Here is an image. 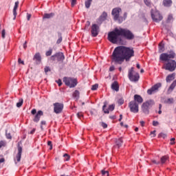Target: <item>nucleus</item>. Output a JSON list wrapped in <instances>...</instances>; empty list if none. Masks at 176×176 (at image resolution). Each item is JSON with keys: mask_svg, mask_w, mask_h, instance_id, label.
<instances>
[{"mask_svg": "<svg viewBox=\"0 0 176 176\" xmlns=\"http://www.w3.org/2000/svg\"><path fill=\"white\" fill-rule=\"evenodd\" d=\"M131 57H134V50L120 45L114 49L111 56V60L113 64L122 65L124 63V60L130 61Z\"/></svg>", "mask_w": 176, "mask_h": 176, "instance_id": "nucleus-1", "label": "nucleus"}, {"mask_svg": "<svg viewBox=\"0 0 176 176\" xmlns=\"http://www.w3.org/2000/svg\"><path fill=\"white\" fill-rule=\"evenodd\" d=\"M175 56L176 54L173 51L170 52L169 54L163 53L160 56L161 61H166L162 67L163 69L169 71V72H174V70L176 69V61L170 59L175 58Z\"/></svg>", "mask_w": 176, "mask_h": 176, "instance_id": "nucleus-2", "label": "nucleus"}, {"mask_svg": "<svg viewBox=\"0 0 176 176\" xmlns=\"http://www.w3.org/2000/svg\"><path fill=\"white\" fill-rule=\"evenodd\" d=\"M120 13H122V8L119 7L113 8L111 11L114 21H118L119 24H122V22L127 19V12H124L123 16H120Z\"/></svg>", "mask_w": 176, "mask_h": 176, "instance_id": "nucleus-3", "label": "nucleus"}, {"mask_svg": "<svg viewBox=\"0 0 176 176\" xmlns=\"http://www.w3.org/2000/svg\"><path fill=\"white\" fill-rule=\"evenodd\" d=\"M120 36H122L120 28H116L112 32H110L108 34L109 41L111 42V43L114 44L118 43V42H120V41H122Z\"/></svg>", "mask_w": 176, "mask_h": 176, "instance_id": "nucleus-4", "label": "nucleus"}, {"mask_svg": "<svg viewBox=\"0 0 176 176\" xmlns=\"http://www.w3.org/2000/svg\"><path fill=\"white\" fill-rule=\"evenodd\" d=\"M63 82L70 89L76 87L78 85V79L72 77H64Z\"/></svg>", "mask_w": 176, "mask_h": 176, "instance_id": "nucleus-5", "label": "nucleus"}, {"mask_svg": "<svg viewBox=\"0 0 176 176\" xmlns=\"http://www.w3.org/2000/svg\"><path fill=\"white\" fill-rule=\"evenodd\" d=\"M155 105L153 100H149L144 102L142 105V111L145 115H149V109Z\"/></svg>", "mask_w": 176, "mask_h": 176, "instance_id": "nucleus-6", "label": "nucleus"}, {"mask_svg": "<svg viewBox=\"0 0 176 176\" xmlns=\"http://www.w3.org/2000/svg\"><path fill=\"white\" fill-rule=\"evenodd\" d=\"M120 31L121 36H124V38L127 39V41H133V39H134V34H133L129 30L120 28Z\"/></svg>", "mask_w": 176, "mask_h": 176, "instance_id": "nucleus-7", "label": "nucleus"}, {"mask_svg": "<svg viewBox=\"0 0 176 176\" xmlns=\"http://www.w3.org/2000/svg\"><path fill=\"white\" fill-rule=\"evenodd\" d=\"M128 78L131 82H138L140 74L134 72V67H131L128 72Z\"/></svg>", "mask_w": 176, "mask_h": 176, "instance_id": "nucleus-8", "label": "nucleus"}, {"mask_svg": "<svg viewBox=\"0 0 176 176\" xmlns=\"http://www.w3.org/2000/svg\"><path fill=\"white\" fill-rule=\"evenodd\" d=\"M151 19L155 23H160L163 20V16L159 11L151 10Z\"/></svg>", "mask_w": 176, "mask_h": 176, "instance_id": "nucleus-9", "label": "nucleus"}, {"mask_svg": "<svg viewBox=\"0 0 176 176\" xmlns=\"http://www.w3.org/2000/svg\"><path fill=\"white\" fill-rule=\"evenodd\" d=\"M31 113L32 115H35L34 118L33 119V122H35V123H38V122L41 120V116H43V111L40 110L36 113V109H33L31 111Z\"/></svg>", "mask_w": 176, "mask_h": 176, "instance_id": "nucleus-10", "label": "nucleus"}, {"mask_svg": "<svg viewBox=\"0 0 176 176\" xmlns=\"http://www.w3.org/2000/svg\"><path fill=\"white\" fill-rule=\"evenodd\" d=\"M129 108L131 111V112H133V113H138L139 111V106L138 103H137L135 101H131L129 103Z\"/></svg>", "mask_w": 176, "mask_h": 176, "instance_id": "nucleus-11", "label": "nucleus"}, {"mask_svg": "<svg viewBox=\"0 0 176 176\" xmlns=\"http://www.w3.org/2000/svg\"><path fill=\"white\" fill-rule=\"evenodd\" d=\"M160 87H162V83L160 82L154 85L151 88L147 90V94L152 96V94L159 91V89H160Z\"/></svg>", "mask_w": 176, "mask_h": 176, "instance_id": "nucleus-12", "label": "nucleus"}, {"mask_svg": "<svg viewBox=\"0 0 176 176\" xmlns=\"http://www.w3.org/2000/svg\"><path fill=\"white\" fill-rule=\"evenodd\" d=\"M63 109H64V104L60 102L54 103V112L55 113H61Z\"/></svg>", "mask_w": 176, "mask_h": 176, "instance_id": "nucleus-13", "label": "nucleus"}, {"mask_svg": "<svg viewBox=\"0 0 176 176\" xmlns=\"http://www.w3.org/2000/svg\"><path fill=\"white\" fill-rule=\"evenodd\" d=\"M99 33H100V25L96 23L92 24L91 28V36H94V38H96V36H97Z\"/></svg>", "mask_w": 176, "mask_h": 176, "instance_id": "nucleus-14", "label": "nucleus"}, {"mask_svg": "<svg viewBox=\"0 0 176 176\" xmlns=\"http://www.w3.org/2000/svg\"><path fill=\"white\" fill-rule=\"evenodd\" d=\"M107 105H108V104L107 103V102H104L102 107V111H104V113H109V111H113V109H115V104H110L108 109H105Z\"/></svg>", "mask_w": 176, "mask_h": 176, "instance_id": "nucleus-15", "label": "nucleus"}, {"mask_svg": "<svg viewBox=\"0 0 176 176\" xmlns=\"http://www.w3.org/2000/svg\"><path fill=\"white\" fill-rule=\"evenodd\" d=\"M107 17H108V14L106 12H103L101 16L98 18L97 23L99 24V25H101V24H102V21H105V20H107Z\"/></svg>", "mask_w": 176, "mask_h": 176, "instance_id": "nucleus-16", "label": "nucleus"}, {"mask_svg": "<svg viewBox=\"0 0 176 176\" xmlns=\"http://www.w3.org/2000/svg\"><path fill=\"white\" fill-rule=\"evenodd\" d=\"M34 61H36V64H41L42 61V56H41V54L37 52L34 54L33 57Z\"/></svg>", "mask_w": 176, "mask_h": 176, "instance_id": "nucleus-17", "label": "nucleus"}, {"mask_svg": "<svg viewBox=\"0 0 176 176\" xmlns=\"http://www.w3.org/2000/svg\"><path fill=\"white\" fill-rule=\"evenodd\" d=\"M133 101H135V102H137V104H142V102H144V99L141 96L135 94L134 96V100Z\"/></svg>", "mask_w": 176, "mask_h": 176, "instance_id": "nucleus-18", "label": "nucleus"}, {"mask_svg": "<svg viewBox=\"0 0 176 176\" xmlns=\"http://www.w3.org/2000/svg\"><path fill=\"white\" fill-rule=\"evenodd\" d=\"M21 153H23V148L20 146H18V153L16 156V162H19L21 160Z\"/></svg>", "mask_w": 176, "mask_h": 176, "instance_id": "nucleus-19", "label": "nucleus"}, {"mask_svg": "<svg viewBox=\"0 0 176 176\" xmlns=\"http://www.w3.org/2000/svg\"><path fill=\"white\" fill-rule=\"evenodd\" d=\"M56 56V60L57 61H64L65 59V56H64V54L63 52H58L55 54Z\"/></svg>", "mask_w": 176, "mask_h": 176, "instance_id": "nucleus-20", "label": "nucleus"}, {"mask_svg": "<svg viewBox=\"0 0 176 176\" xmlns=\"http://www.w3.org/2000/svg\"><path fill=\"white\" fill-rule=\"evenodd\" d=\"M174 79H175V73L168 75L166 76V80L167 83H170L171 81L174 80Z\"/></svg>", "mask_w": 176, "mask_h": 176, "instance_id": "nucleus-21", "label": "nucleus"}, {"mask_svg": "<svg viewBox=\"0 0 176 176\" xmlns=\"http://www.w3.org/2000/svg\"><path fill=\"white\" fill-rule=\"evenodd\" d=\"M123 145V138H120L116 140V146L118 147V148H120Z\"/></svg>", "mask_w": 176, "mask_h": 176, "instance_id": "nucleus-22", "label": "nucleus"}, {"mask_svg": "<svg viewBox=\"0 0 176 176\" xmlns=\"http://www.w3.org/2000/svg\"><path fill=\"white\" fill-rule=\"evenodd\" d=\"M111 89L112 90H114L115 91H119V84H118V82H114L111 85Z\"/></svg>", "mask_w": 176, "mask_h": 176, "instance_id": "nucleus-23", "label": "nucleus"}, {"mask_svg": "<svg viewBox=\"0 0 176 176\" xmlns=\"http://www.w3.org/2000/svg\"><path fill=\"white\" fill-rule=\"evenodd\" d=\"M160 163L161 164H166V162H168V155H164L160 159Z\"/></svg>", "mask_w": 176, "mask_h": 176, "instance_id": "nucleus-24", "label": "nucleus"}, {"mask_svg": "<svg viewBox=\"0 0 176 176\" xmlns=\"http://www.w3.org/2000/svg\"><path fill=\"white\" fill-rule=\"evenodd\" d=\"M175 86H176V80H175L172 84L170 85V86L169 87L168 89V93H171V91H173L174 90V89H175Z\"/></svg>", "mask_w": 176, "mask_h": 176, "instance_id": "nucleus-25", "label": "nucleus"}, {"mask_svg": "<svg viewBox=\"0 0 176 176\" xmlns=\"http://www.w3.org/2000/svg\"><path fill=\"white\" fill-rule=\"evenodd\" d=\"M172 3H173V1H171V0H164L163 1V5H164V6H166V8L171 6Z\"/></svg>", "mask_w": 176, "mask_h": 176, "instance_id": "nucleus-26", "label": "nucleus"}, {"mask_svg": "<svg viewBox=\"0 0 176 176\" xmlns=\"http://www.w3.org/2000/svg\"><path fill=\"white\" fill-rule=\"evenodd\" d=\"M80 96V93L79 92L78 90H75L74 92L73 93V97L76 100H79Z\"/></svg>", "mask_w": 176, "mask_h": 176, "instance_id": "nucleus-27", "label": "nucleus"}, {"mask_svg": "<svg viewBox=\"0 0 176 176\" xmlns=\"http://www.w3.org/2000/svg\"><path fill=\"white\" fill-rule=\"evenodd\" d=\"M54 16V13L44 14L43 19H52Z\"/></svg>", "mask_w": 176, "mask_h": 176, "instance_id": "nucleus-28", "label": "nucleus"}, {"mask_svg": "<svg viewBox=\"0 0 176 176\" xmlns=\"http://www.w3.org/2000/svg\"><path fill=\"white\" fill-rule=\"evenodd\" d=\"M56 60H57V56H56V54L48 58V61H50V63H54Z\"/></svg>", "mask_w": 176, "mask_h": 176, "instance_id": "nucleus-29", "label": "nucleus"}, {"mask_svg": "<svg viewBox=\"0 0 176 176\" xmlns=\"http://www.w3.org/2000/svg\"><path fill=\"white\" fill-rule=\"evenodd\" d=\"M58 39L56 41V43L60 44L63 42V36H61V32H58Z\"/></svg>", "mask_w": 176, "mask_h": 176, "instance_id": "nucleus-30", "label": "nucleus"}, {"mask_svg": "<svg viewBox=\"0 0 176 176\" xmlns=\"http://www.w3.org/2000/svg\"><path fill=\"white\" fill-rule=\"evenodd\" d=\"M91 2H93V0H87L85 1V8H87V9H89V8H90Z\"/></svg>", "mask_w": 176, "mask_h": 176, "instance_id": "nucleus-31", "label": "nucleus"}, {"mask_svg": "<svg viewBox=\"0 0 176 176\" xmlns=\"http://www.w3.org/2000/svg\"><path fill=\"white\" fill-rule=\"evenodd\" d=\"M101 174L103 176H109V172L108 170H105L104 169L101 170Z\"/></svg>", "mask_w": 176, "mask_h": 176, "instance_id": "nucleus-32", "label": "nucleus"}, {"mask_svg": "<svg viewBox=\"0 0 176 176\" xmlns=\"http://www.w3.org/2000/svg\"><path fill=\"white\" fill-rule=\"evenodd\" d=\"M173 14H169V15L168 16L166 22H167V23H171V21H173Z\"/></svg>", "mask_w": 176, "mask_h": 176, "instance_id": "nucleus-33", "label": "nucleus"}, {"mask_svg": "<svg viewBox=\"0 0 176 176\" xmlns=\"http://www.w3.org/2000/svg\"><path fill=\"white\" fill-rule=\"evenodd\" d=\"M12 12L14 16L13 20H16V17L17 16V10L13 8Z\"/></svg>", "mask_w": 176, "mask_h": 176, "instance_id": "nucleus-34", "label": "nucleus"}, {"mask_svg": "<svg viewBox=\"0 0 176 176\" xmlns=\"http://www.w3.org/2000/svg\"><path fill=\"white\" fill-rule=\"evenodd\" d=\"M23 99H19V102L16 103L17 108H20V107H21V105H23Z\"/></svg>", "mask_w": 176, "mask_h": 176, "instance_id": "nucleus-35", "label": "nucleus"}, {"mask_svg": "<svg viewBox=\"0 0 176 176\" xmlns=\"http://www.w3.org/2000/svg\"><path fill=\"white\" fill-rule=\"evenodd\" d=\"M159 50L160 53H162V52H164V45H159Z\"/></svg>", "mask_w": 176, "mask_h": 176, "instance_id": "nucleus-36", "label": "nucleus"}, {"mask_svg": "<svg viewBox=\"0 0 176 176\" xmlns=\"http://www.w3.org/2000/svg\"><path fill=\"white\" fill-rule=\"evenodd\" d=\"M52 53H53V50L50 49L49 51H47L45 53V56L49 57V56H52Z\"/></svg>", "mask_w": 176, "mask_h": 176, "instance_id": "nucleus-37", "label": "nucleus"}, {"mask_svg": "<svg viewBox=\"0 0 176 176\" xmlns=\"http://www.w3.org/2000/svg\"><path fill=\"white\" fill-rule=\"evenodd\" d=\"M166 104H173L174 102L173 98H168L166 100Z\"/></svg>", "mask_w": 176, "mask_h": 176, "instance_id": "nucleus-38", "label": "nucleus"}, {"mask_svg": "<svg viewBox=\"0 0 176 176\" xmlns=\"http://www.w3.org/2000/svg\"><path fill=\"white\" fill-rule=\"evenodd\" d=\"M97 89H98V84H95L94 85H92L91 90H97Z\"/></svg>", "mask_w": 176, "mask_h": 176, "instance_id": "nucleus-39", "label": "nucleus"}, {"mask_svg": "<svg viewBox=\"0 0 176 176\" xmlns=\"http://www.w3.org/2000/svg\"><path fill=\"white\" fill-rule=\"evenodd\" d=\"M159 138H166L167 137V135L166 133H161L158 135Z\"/></svg>", "mask_w": 176, "mask_h": 176, "instance_id": "nucleus-40", "label": "nucleus"}, {"mask_svg": "<svg viewBox=\"0 0 176 176\" xmlns=\"http://www.w3.org/2000/svg\"><path fill=\"white\" fill-rule=\"evenodd\" d=\"M63 157H65L66 162H68V160H69V159H70L69 155H68L67 153L63 155Z\"/></svg>", "mask_w": 176, "mask_h": 176, "instance_id": "nucleus-41", "label": "nucleus"}, {"mask_svg": "<svg viewBox=\"0 0 176 176\" xmlns=\"http://www.w3.org/2000/svg\"><path fill=\"white\" fill-rule=\"evenodd\" d=\"M6 137L8 138V140H12V135H10V133H8L6 131Z\"/></svg>", "mask_w": 176, "mask_h": 176, "instance_id": "nucleus-42", "label": "nucleus"}, {"mask_svg": "<svg viewBox=\"0 0 176 176\" xmlns=\"http://www.w3.org/2000/svg\"><path fill=\"white\" fill-rule=\"evenodd\" d=\"M100 126H102L103 129H107V127H108V124H107L105 122H100Z\"/></svg>", "mask_w": 176, "mask_h": 176, "instance_id": "nucleus-43", "label": "nucleus"}, {"mask_svg": "<svg viewBox=\"0 0 176 176\" xmlns=\"http://www.w3.org/2000/svg\"><path fill=\"white\" fill-rule=\"evenodd\" d=\"M44 71H45V74H47V72H50V71H51L50 67L46 66V67L44 68Z\"/></svg>", "mask_w": 176, "mask_h": 176, "instance_id": "nucleus-44", "label": "nucleus"}, {"mask_svg": "<svg viewBox=\"0 0 176 176\" xmlns=\"http://www.w3.org/2000/svg\"><path fill=\"white\" fill-rule=\"evenodd\" d=\"M41 130H43V125L44 126L46 125V121H41Z\"/></svg>", "mask_w": 176, "mask_h": 176, "instance_id": "nucleus-45", "label": "nucleus"}, {"mask_svg": "<svg viewBox=\"0 0 176 176\" xmlns=\"http://www.w3.org/2000/svg\"><path fill=\"white\" fill-rule=\"evenodd\" d=\"M19 1H16V2H15L14 6V9H15V10H17V9H18V8H19Z\"/></svg>", "mask_w": 176, "mask_h": 176, "instance_id": "nucleus-46", "label": "nucleus"}, {"mask_svg": "<svg viewBox=\"0 0 176 176\" xmlns=\"http://www.w3.org/2000/svg\"><path fill=\"white\" fill-rule=\"evenodd\" d=\"M153 126H154V127H156L157 126H159V122L157 121H153Z\"/></svg>", "mask_w": 176, "mask_h": 176, "instance_id": "nucleus-47", "label": "nucleus"}, {"mask_svg": "<svg viewBox=\"0 0 176 176\" xmlns=\"http://www.w3.org/2000/svg\"><path fill=\"white\" fill-rule=\"evenodd\" d=\"M170 145H174V144H175V139L174 138L170 139Z\"/></svg>", "mask_w": 176, "mask_h": 176, "instance_id": "nucleus-48", "label": "nucleus"}, {"mask_svg": "<svg viewBox=\"0 0 176 176\" xmlns=\"http://www.w3.org/2000/svg\"><path fill=\"white\" fill-rule=\"evenodd\" d=\"M56 82L58 83V86H61L63 85V82L61 81V79H58Z\"/></svg>", "mask_w": 176, "mask_h": 176, "instance_id": "nucleus-49", "label": "nucleus"}, {"mask_svg": "<svg viewBox=\"0 0 176 176\" xmlns=\"http://www.w3.org/2000/svg\"><path fill=\"white\" fill-rule=\"evenodd\" d=\"M144 2L147 6H149L151 5L149 0H144Z\"/></svg>", "mask_w": 176, "mask_h": 176, "instance_id": "nucleus-50", "label": "nucleus"}, {"mask_svg": "<svg viewBox=\"0 0 176 176\" xmlns=\"http://www.w3.org/2000/svg\"><path fill=\"white\" fill-rule=\"evenodd\" d=\"M6 34V32L5 31V30H3L2 32H1L2 38H5Z\"/></svg>", "mask_w": 176, "mask_h": 176, "instance_id": "nucleus-51", "label": "nucleus"}, {"mask_svg": "<svg viewBox=\"0 0 176 176\" xmlns=\"http://www.w3.org/2000/svg\"><path fill=\"white\" fill-rule=\"evenodd\" d=\"M47 145H49V146H50V149H53V145L52 144L51 141H48Z\"/></svg>", "mask_w": 176, "mask_h": 176, "instance_id": "nucleus-52", "label": "nucleus"}, {"mask_svg": "<svg viewBox=\"0 0 176 176\" xmlns=\"http://www.w3.org/2000/svg\"><path fill=\"white\" fill-rule=\"evenodd\" d=\"M76 5V0H72V6L74 7Z\"/></svg>", "mask_w": 176, "mask_h": 176, "instance_id": "nucleus-53", "label": "nucleus"}, {"mask_svg": "<svg viewBox=\"0 0 176 176\" xmlns=\"http://www.w3.org/2000/svg\"><path fill=\"white\" fill-rule=\"evenodd\" d=\"M152 163H153L154 164H160V162L156 161L155 160H152Z\"/></svg>", "mask_w": 176, "mask_h": 176, "instance_id": "nucleus-54", "label": "nucleus"}, {"mask_svg": "<svg viewBox=\"0 0 176 176\" xmlns=\"http://www.w3.org/2000/svg\"><path fill=\"white\" fill-rule=\"evenodd\" d=\"M18 63L19 64H22L23 65H24V62L21 60V58H20L18 59Z\"/></svg>", "mask_w": 176, "mask_h": 176, "instance_id": "nucleus-55", "label": "nucleus"}, {"mask_svg": "<svg viewBox=\"0 0 176 176\" xmlns=\"http://www.w3.org/2000/svg\"><path fill=\"white\" fill-rule=\"evenodd\" d=\"M77 116H78V118H79V119H80V118H82V116H83V113H82L81 112L78 113Z\"/></svg>", "mask_w": 176, "mask_h": 176, "instance_id": "nucleus-56", "label": "nucleus"}, {"mask_svg": "<svg viewBox=\"0 0 176 176\" xmlns=\"http://www.w3.org/2000/svg\"><path fill=\"white\" fill-rule=\"evenodd\" d=\"M109 71L112 72V71H115V66H111L109 67Z\"/></svg>", "mask_w": 176, "mask_h": 176, "instance_id": "nucleus-57", "label": "nucleus"}, {"mask_svg": "<svg viewBox=\"0 0 176 176\" xmlns=\"http://www.w3.org/2000/svg\"><path fill=\"white\" fill-rule=\"evenodd\" d=\"M151 134L153 135V137H156V131H151Z\"/></svg>", "mask_w": 176, "mask_h": 176, "instance_id": "nucleus-58", "label": "nucleus"}, {"mask_svg": "<svg viewBox=\"0 0 176 176\" xmlns=\"http://www.w3.org/2000/svg\"><path fill=\"white\" fill-rule=\"evenodd\" d=\"M31 19V14H27V20L30 21V19Z\"/></svg>", "mask_w": 176, "mask_h": 176, "instance_id": "nucleus-59", "label": "nucleus"}, {"mask_svg": "<svg viewBox=\"0 0 176 176\" xmlns=\"http://www.w3.org/2000/svg\"><path fill=\"white\" fill-rule=\"evenodd\" d=\"M3 144H4L3 141H1L0 142V149H1V148H2L3 146Z\"/></svg>", "mask_w": 176, "mask_h": 176, "instance_id": "nucleus-60", "label": "nucleus"}, {"mask_svg": "<svg viewBox=\"0 0 176 176\" xmlns=\"http://www.w3.org/2000/svg\"><path fill=\"white\" fill-rule=\"evenodd\" d=\"M144 124H145V122L140 121V125L142 126V127H144Z\"/></svg>", "mask_w": 176, "mask_h": 176, "instance_id": "nucleus-61", "label": "nucleus"}, {"mask_svg": "<svg viewBox=\"0 0 176 176\" xmlns=\"http://www.w3.org/2000/svg\"><path fill=\"white\" fill-rule=\"evenodd\" d=\"M90 25V21H87L85 27H89Z\"/></svg>", "mask_w": 176, "mask_h": 176, "instance_id": "nucleus-62", "label": "nucleus"}, {"mask_svg": "<svg viewBox=\"0 0 176 176\" xmlns=\"http://www.w3.org/2000/svg\"><path fill=\"white\" fill-rule=\"evenodd\" d=\"M21 47H23V50H25V49H27V45H22Z\"/></svg>", "mask_w": 176, "mask_h": 176, "instance_id": "nucleus-63", "label": "nucleus"}, {"mask_svg": "<svg viewBox=\"0 0 176 176\" xmlns=\"http://www.w3.org/2000/svg\"><path fill=\"white\" fill-rule=\"evenodd\" d=\"M5 162V158L0 159V163H3Z\"/></svg>", "mask_w": 176, "mask_h": 176, "instance_id": "nucleus-64", "label": "nucleus"}]
</instances>
